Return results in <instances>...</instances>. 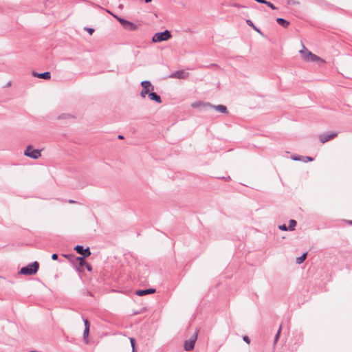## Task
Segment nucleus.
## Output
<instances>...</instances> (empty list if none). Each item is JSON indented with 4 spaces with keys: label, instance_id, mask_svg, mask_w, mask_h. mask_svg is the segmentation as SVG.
Segmentation results:
<instances>
[{
    "label": "nucleus",
    "instance_id": "nucleus-14",
    "mask_svg": "<svg viewBox=\"0 0 352 352\" xmlns=\"http://www.w3.org/2000/svg\"><path fill=\"white\" fill-rule=\"evenodd\" d=\"M154 292H155V289L149 288V289H143V290H138V291H136L135 293L138 296H144L146 294H153Z\"/></svg>",
    "mask_w": 352,
    "mask_h": 352
},
{
    "label": "nucleus",
    "instance_id": "nucleus-33",
    "mask_svg": "<svg viewBox=\"0 0 352 352\" xmlns=\"http://www.w3.org/2000/svg\"><path fill=\"white\" fill-rule=\"evenodd\" d=\"M85 30L89 32V34H92L93 32H94V29L91 28H85Z\"/></svg>",
    "mask_w": 352,
    "mask_h": 352
},
{
    "label": "nucleus",
    "instance_id": "nucleus-25",
    "mask_svg": "<svg viewBox=\"0 0 352 352\" xmlns=\"http://www.w3.org/2000/svg\"><path fill=\"white\" fill-rule=\"evenodd\" d=\"M130 342H131V347H132V352H135V339L133 338H131Z\"/></svg>",
    "mask_w": 352,
    "mask_h": 352
},
{
    "label": "nucleus",
    "instance_id": "nucleus-2",
    "mask_svg": "<svg viewBox=\"0 0 352 352\" xmlns=\"http://www.w3.org/2000/svg\"><path fill=\"white\" fill-rule=\"evenodd\" d=\"M39 267V264L37 261H34L32 263L28 265L25 267H22L20 270L19 273L24 275H33L35 274Z\"/></svg>",
    "mask_w": 352,
    "mask_h": 352
},
{
    "label": "nucleus",
    "instance_id": "nucleus-13",
    "mask_svg": "<svg viewBox=\"0 0 352 352\" xmlns=\"http://www.w3.org/2000/svg\"><path fill=\"white\" fill-rule=\"evenodd\" d=\"M148 96L151 100H153V101L156 102L157 103L162 102L161 97L159 95H157L155 92H153V91H151V92H149V94H148Z\"/></svg>",
    "mask_w": 352,
    "mask_h": 352
},
{
    "label": "nucleus",
    "instance_id": "nucleus-40",
    "mask_svg": "<svg viewBox=\"0 0 352 352\" xmlns=\"http://www.w3.org/2000/svg\"><path fill=\"white\" fill-rule=\"evenodd\" d=\"M74 201H72V200H70V201H69V203H74Z\"/></svg>",
    "mask_w": 352,
    "mask_h": 352
},
{
    "label": "nucleus",
    "instance_id": "nucleus-37",
    "mask_svg": "<svg viewBox=\"0 0 352 352\" xmlns=\"http://www.w3.org/2000/svg\"><path fill=\"white\" fill-rule=\"evenodd\" d=\"M118 139H120V140H122V139H124V136H123V135H118Z\"/></svg>",
    "mask_w": 352,
    "mask_h": 352
},
{
    "label": "nucleus",
    "instance_id": "nucleus-16",
    "mask_svg": "<svg viewBox=\"0 0 352 352\" xmlns=\"http://www.w3.org/2000/svg\"><path fill=\"white\" fill-rule=\"evenodd\" d=\"M76 261L77 262H78V264H79V267L78 268V270L82 271L83 270L82 268L85 264V258L78 256V257L76 258Z\"/></svg>",
    "mask_w": 352,
    "mask_h": 352
},
{
    "label": "nucleus",
    "instance_id": "nucleus-39",
    "mask_svg": "<svg viewBox=\"0 0 352 352\" xmlns=\"http://www.w3.org/2000/svg\"><path fill=\"white\" fill-rule=\"evenodd\" d=\"M10 85H11V82H9L7 83V86H10Z\"/></svg>",
    "mask_w": 352,
    "mask_h": 352
},
{
    "label": "nucleus",
    "instance_id": "nucleus-17",
    "mask_svg": "<svg viewBox=\"0 0 352 352\" xmlns=\"http://www.w3.org/2000/svg\"><path fill=\"white\" fill-rule=\"evenodd\" d=\"M276 21L280 25L285 28L289 25V22L283 18H277Z\"/></svg>",
    "mask_w": 352,
    "mask_h": 352
},
{
    "label": "nucleus",
    "instance_id": "nucleus-31",
    "mask_svg": "<svg viewBox=\"0 0 352 352\" xmlns=\"http://www.w3.org/2000/svg\"><path fill=\"white\" fill-rule=\"evenodd\" d=\"M243 340L246 343H248V344H250V338H249L248 336H244L243 337Z\"/></svg>",
    "mask_w": 352,
    "mask_h": 352
},
{
    "label": "nucleus",
    "instance_id": "nucleus-34",
    "mask_svg": "<svg viewBox=\"0 0 352 352\" xmlns=\"http://www.w3.org/2000/svg\"><path fill=\"white\" fill-rule=\"evenodd\" d=\"M84 324H85V328L86 327H89V321H88V320H87V319H85V320H84Z\"/></svg>",
    "mask_w": 352,
    "mask_h": 352
},
{
    "label": "nucleus",
    "instance_id": "nucleus-3",
    "mask_svg": "<svg viewBox=\"0 0 352 352\" xmlns=\"http://www.w3.org/2000/svg\"><path fill=\"white\" fill-rule=\"evenodd\" d=\"M172 37L171 33L169 30H164V32H157L152 37L153 43H159L167 41Z\"/></svg>",
    "mask_w": 352,
    "mask_h": 352
},
{
    "label": "nucleus",
    "instance_id": "nucleus-6",
    "mask_svg": "<svg viewBox=\"0 0 352 352\" xmlns=\"http://www.w3.org/2000/svg\"><path fill=\"white\" fill-rule=\"evenodd\" d=\"M141 86L142 87V89L140 92V96L142 98H144L146 97V96L149 94V92L154 90V87L151 85V82L148 80L142 81Z\"/></svg>",
    "mask_w": 352,
    "mask_h": 352
},
{
    "label": "nucleus",
    "instance_id": "nucleus-22",
    "mask_svg": "<svg viewBox=\"0 0 352 352\" xmlns=\"http://www.w3.org/2000/svg\"><path fill=\"white\" fill-rule=\"evenodd\" d=\"M291 157L294 161H302L303 162V160L305 159V156H301V155H292Z\"/></svg>",
    "mask_w": 352,
    "mask_h": 352
},
{
    "label": "nucleus",
    "instance_id": "nucleus-21",
    "mask_svg": "<svg viewBox=\"0 0 352 352\" xmlns=\"http://www.w3.org/2000/svg\"><path fill=\"white\" fill-rule=\"evenodd\" d=\"M74 118V116L69 113H63L58 116V119H68Z\"/></svg>",
    "mask_w": 352,
    "mask_h": 352
},
{
    "label": "nucleus",
    "instance_id": "nucleus-32",
    "mask_svg": "<svg viewBox=\"0 0 352 352\" xmlns=\"http://www.w3.org/2000/svg\"><path fill=\"white\" fill-rule=\"evenodd\" d=\"M85 267L87 268V270L89 272L92 270V267L90 264L85 262Z\"/></svg>",
    "mask_w": 352,
    "mask_h": 352
},
{
    "label": "nucleus",
    "instance_id": "nucleus-20",
    "mask_svg": "<svg viewBox=\"0 0 352 352\" xmlns=\"http://www.w3.org/2000/svg\"><path fill=\"white\" fill-rule=\"evenodd\" d=\"M306 257H307V253L302 254L300 257H298L296 258V263L298 264L302 263L305 260Z\"/></svg>",
    "mask_w": 352,
    "mask_h": 352
},
{
    "label": "nucleus",
    "instance_id": "nucleus-29",
    "mask_svg": "<svg viewBox=\"0 0 352 352\" xmlns=\"http://www.w3.org/2000/svg\"><path fill=\"white\" fill-rule=\"evenodd\" d=\"M278 228L281 230H289L288 227L286 226V225L283 224L278 226Z\"/></svg>",
    "mask_w": 352,
    "mask_h": 352
},
{
    "label": "nucleus",
    "instance_id": "nucleus-26",
    "mask_svg": "<svg viewBox=\"0 0 352 352\" xmlns=\"http://www.w3.org/2000/svg\"><path fill=\"white\" fill-rule=\"evenodd\" d=\"M281 326L279 327L278 331L275 336L274 342H276L280 333Z\"/></svg>",
    "mask_w": 352,
    "mask_h": 352
},
{
    "label": "nucleus",
    "instance_id": "nucleus-28",
    "mask_svg": "<svg viewBox=\"0 0 352 352\" xmlns=\"http://www.w3.org/2000/svg\"><path fill=\"white\" fill-rule=\"evenodd\" d=\"M313 160H314L313 157H309V156H305V159H304L303 162H311Z\"/></svg>",
    "mask_w": 352,
    "mask_h": 352
},
{
    "label": "nucleus",
    "instance_id": "nucleus-35",
    "mask_svg": "<svg viewBox=\"0 0 352 352\" xmlns=\"http://www.w3.org/2000/svg\"><path fill=\"white\" fill-rule=\"evenodd\" d=\"M52 258L53 260H57V259H58V254H53L52 255Z\"/></svg>",
    "mask_w": 352,
    "mask_h": 352
},
{
    "label": "nucleus",
    "instance_id": "nucleus-5",
    "mask_svg": "<svg viewBox=\"0 0 352 352\" xmlns=\"http://www.w3.org/2000/svg\"><path fill=\"white\" fill-rule=\"evenodd\" d=\"M198 331L197 330L193 335L190 337V338L188 340H186L184 344V350L186 351H190L194 349L195 342L197 339Z\"/></svg>",
    "mask_w": 352,
    "mask_h": 352
},
{
    "label": "nucleus",
    "instance_id": "nucleus-18",
    "mask_svg": "<svg viewBox=\"0 0 352 352\" xmlns=\"http://www.w3.org/2000/svg\"><path fill=\"white\" fill-rule=\"evenodd\" d=\"M246 23L252 27L255 31H256L258 33H259L260 34H262V32H261V30L256 27L254 25V24L253 23V22L250 20V19H247L246 20Z\"/></svg>",
    "mask_w": 352,
    "mask_h": 352
},
{
    "label": "nucleus",
    "instance_id": "nucleus-12",
    "mask_svg": "<svg viewBox=\"0 0 352 352\" xmlns=\"http://www.w3.org/2000/svg\"><path fill=\"white\" fill-rule=\"evenodd\" d=\"M209 108L214 109L216 111H217L220 113H228L227 107L223 104L214 105V104H210V106H209Z\"/></svg>",
    "mask_w": 352,
    "mask_h": 352
},
{
    "label": "nucleus",
    "instance_id": "nucleus-23",
    "mask_svg": "<svg viewBox=\"0 0 352 352\" xmlns=\"http://www.w3.org/2000/svg\"><path fill=\"white\" fill-rule=\"evenodd\" d=\"M89 327H86L85 328V330H84V332H83V338H84V340H87V338L89 336Z\"/></svg>",
    "mask_w": 352,
    "mask_h": 352
},
{
    "label": "nucleus",
    "instance_id": "nucleus-4",
    "mask_svg": "<svg viewBox=\"0 0 352 352\" xmlns=\"http://www.w3.org/2000/svg\"><path fill=\"white\" fill-rule=\"evenodd\" d=\"M24 155L34 160L39 158L41 155V151L35 149L32 146L29 145L24 151Z\"/></svg>",
    "mask_w": 352,
    "mask_h": 352
},
{
    "label": "nucleus",
    "instance_id": "nucleus-30",
    "mask_svg": "<svg viewBox=\"0 0 352 352\" xmlns=\"http://www.w3.org/2000/svg\"><path fill=\"white\" fill-rule=\"evenodd\" d=\"M232 6L235 7V8H246L245 6H243V5H241V4H239V3H234L232 4Z\"/></svg>",
    "mask_w": 352,
    "mask_h": 352
},
{
    "label": "nucleus",
    "instance_id": "nucleus-15",
    "mask_svg": "<svg viewBox=\"0 0 352 352\" xmlns=\"http://www.w3.org/2000/svg\"><path fill=\"white\" fill-rule=\"evenodd\" d=\"M318 139L321 143H325L330 140V133L319 135Z\"/></svg>",
    "mask_w": 352,
    "mask_h": 352
},
{
    "label": "nucleus",
    "instance_id": "nucleus-10",
    "mask_svg": "<svg viewBox=\"0 0 352 352\" xmlns=\"http://www.w3.org/2000/svg\"><path fill=\"white\" fill-rule=\"evenodd\" d=\"M209 106H210V102H195L192 103L191 107L192 108H203L204 109L209 108Z\"/></svg>",
    "mask_w": 352,
    "mask_h": 352
},
{
    "label": "nucleus",
    "instance_id": "nucleus-36",
    "mask_svg": "<svg viewBox=\"0 0 352 352\" xmlns=\"http://www.w3.org/2000/svg\"><path fill=\"white\" fill-rule=\"evenodd\" d=\"M337 136V133H332L331 132V140L333 139L334 138H336Z\"/></svg>",
    "mask_w": 352,
    "mask_h": 352
},
{
    "label": "nucleus",
    "instance_id": "nucleus-11",
    "mask_svg": "<svg viewBox=\"0 0 352 352\" xmlns=\"http://www.w3.org/2000/svg\"><path fill=\"white\" fill-rule=\"evenodd\" d=\"M32 75L38 78H43L45 80H49L51 78V74L49 72H45L43 73H37L36 72H33Z\"/></svg>",
    "mask_w": 352,
    "mask_h": 352
},
{
    "label": "nucleus",
    "instance_id": "nucleus-27",
    "mask_svg": "<svg viewBox=\"0 0 352 352\" xmlns=\"http://www.w3.org/2000/svg\"><path fill=\"white\" fill-rule=\"evenodd\" d=\"M281 326L279 327L278 331L275 336L274 342H276L280 333Z\"/></svg>",
    "mask_w": 352,
    "mask_h": 352
},
{
    "label": "nucleus",
    "instance_id": "nucleus-24",
    "mask_svg": "<svg viewBox=\"0 0 352 352\" xmlns=\"http://www.w3.org/2000/svg\"><path fill=\"white\" fill-rule=\"evenodd\" d=\"M264 4L267 5V6H269L272 10H276L277 9V8L273 3H272L270 1H266V3H265Z\"/></svg>",
    "mask_w": 352,
    "mask_h": 352
},
{
    "label": "nucleus",
    "instance_id": "nucleus-19",
    "mask_svg": "<svg viewBox=\"0 0 352 352\" xmlns=\"http://www.w3.org/2000/svg\"><path fill=\"white\" fill-rule=\"evenodd\" d=\"M296 221L294 219H291L289 223L288 228L289 230H294L296 226Z\"/></svg>",
    "mask_w": 352,
    "mask_h": 352
},
{
    "label": "nucleus",
    "instance_id": "nucleus-9",
    "mask_svg": "<svg viewBox=\"0 0 352 352\" xmlns=\"http://www.w3.org/2000/svg\"><path fill=\"white\" fill-rule=\"evenodd\" d=\"M188 76V74L185 72L184 70H179L176 71L175 72L173 73L170 77L171 78H176L179 79H184Z\"/></svg>",
    "mask_w": 352,
    "mask_h": 352
},
{
    "label": "nucleus",
    "instance_id": "nucleus-1",
    "mask_svg": "<svg viewBox=\"0 0 352 352\" xmlns=\"http://www.w3.org/2000/svg\"><path fill=\"white\" fill-rule=\"evenodd\" d=\"M299 52L302 58L307 62H319L320 66L324 63V61L319 56L309 51L304 45H302V49Z\"/></svg>",
    "mask_w": 352,
    "mask_h": 352
},
{
    "label": "nucleus",
    "instance_id": "nucleus-7",
    "mask_svg": "<svg viewBox=\"0 0 352 352\" xmlns=\"http://www.w3.org/2000/svg\"><path fill=\"white\" fill-rule=\"evenodd\" d=\"M114 16L123 25V27L126 30L133 31V30H135L138 28V26L135 23L131 22V21H127V20H126L124 19L118 17V16H117L116 15H114Z\"/></svg>",
    "mask_w": 352,
    "mask_h": 352
},
{
    "label": "nucleus",
    "instance_id": "nucleus-38",
    "mask_svg": "<svg viewBox=\"0 0 352 352\" xmlns=\"http://www.w3.org/2000/svg\"><path fill=\"white\" fill-rule=\"evenodd\" d=\"M63 256L66 257V258H69L72 256V255H67V254H63Z\"/></svg>",
    "mask_w": 352,
    "mask_h": 352
},
{
    "label": "nucleus",
    "instance_id": "nucleus-8",
    "mask_svg": "<svg viewBox=\"0 0 352 352\" xmlns=\"http://www.w3.org/2000/svg\"><path fill=\"white\" fill-rule=\"evenodd\" d=\"M74 250L79 254H81L82 255V257H84V258H86L89 256L91 255V252L89 250V248H84L83 246L82 245H76L75 248H74Z\"/></svg>",
    "mask_w": 352,
    "mask_h": 352
}]
</instances>
